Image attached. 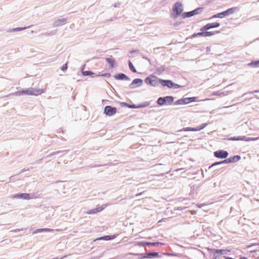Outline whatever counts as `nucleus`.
<instances>
[{
  "mask_svg": "<svg viewBox=\"0 0 259 259\" xmlns=\"http://www.w3.org/2000/svg\"><path fill=\"white\" fill-rule=\"evenodd\" d=\"M43 93L44 91L42 89L30 88L17 91L14 94L16 96H38Z\"/></svg>",
  "mask_w": 259,
  "mask_h": 259,
  "instance_id": "nucleus-1",
  "label": "nucleus"
},
{
  "mask_svg": "<svg viewBox=\"0 0 259 259\" xmlns=\"http://www.w3.org/2000/svg\"><path fill=\"white\" fill-rule=\"evenodd\" d=\"M160 79L154 75H150L145 80V81L147 84H150L152 86L158 85V84L160 83Z\"/></svg>",
  "mask_w": 259,
  "mask_h": 259,
  "instance_id": "nucleus-2",
  "label": "nucleus"
},
{
  "mask_svg": "<svg viewBox=\"0 0 259 259\" xmlns=\"http://www.w3.org/2000/svg\"><path fill=\"white\" fill-rule=\"evenodd\" d=\"M174 101V98L171 96H167L164 98L160 97L157 100V103L159 105L164 104H171Z\"/></svg>",
  "mask_w": 259,
  "mask_h": 259,
  "instance_id": "nucleus-3",
  "label": "nucleus"
},
{
  "mask_svg": "<svg viewBox=\"0 0 259 259\" xmlns=\"http://www.w3.org/2000/svg\"><path fill=\"white\" fill-rule=\"evenodd\" d=\"M117 112V109L115 107H112L110 106H106L104 108V113L106 115L111 116L114 115Z\"/></svg>",
  "mask_w": 259,
  "mask_h": 259,
  "instance_id": "nucleus-4",
  "label": "nucleus"
},
{
  "mask_svg": "<svg viewBox=\"0 0 259 259\" xmlns=\"http://www.w3.org/2000/svg\"><path fill=\"white\" fill-rule=\"evenodd\" d=\"M202 8H197L192 11L187 12V13H184L182 14V16L184 18H186V17H190L195 15L199 14L202 11Z\"/></svg>",
  "mask_w": 259,
  "mask_h": 259,
  "instance_id": "nucleus-5",
  "label": "nucleus"
},
{
  "mask_svg": "<svg viewBox=\"0 0 259 259\" xmlns=\"http://www.w3.org/2000/svg\"><path fill=\"white\" fill-rule=\"evenodd\" d=\"M220 26V24L218 22L208 23L204 27L200 29L201 31L208 30L211 28L218 27Z\"/></svg>",
  "mask_w": 259,
  "mask_h": 259,
  "instance_id": "nucleus-6",
  "label": "nucleus"
},
{
  "mask_svg": "<svg viewBox=\"0 0 259 259\" xmlns=\"http://www.w3.org/2000/svg\"><path fill=\"white\" fill-rule=\"evenodd\" d=\"M214 155L217 158H226L228 155V153L226 151L219 150L214 152Z\"/></svg>",
  "mask_w": 259,
  "mask_h": 259,
  "instance_id": "nucleus-7",
  "label": "nucleus"
},
{
  "mask_svg": "<svg viewBox=\"0 0 259 259\" xmlns=\"http://www.w3.org/2000/svg\"><path fill=\"white\" fill-rule=\"evenodd\" d=\"M196 97L185 98L179 100V104H186L196 101Z\"/></svg>",
  "mask_w": 259,
  "mask_h": 259,
  "instance_id": "nucleus-8",
  "label": "nucleus"
},
{
  "mask_svg": "<svg viewBox=\"0 0 259 259\" xmlns=\"http://www.w3.org/2000/svg\"><path fill=\"white\" fill-rule=\"evenodd\" d=\"M258 139H259V138H248L247 139H245V137H237V138L233 137V138H231L229 139V140H233V141H243V140H245V141H255V140H257Z\"/></svg>",
  "mask_w": 259,
  "mask_h": 259,
  "instance_id": "nucleus-9",
  "label": "nucleus"
},
{
  "mask_svg": "<svg viewBox=\"0 0 259 259\" xmlns=\"http://www.w3.org/2000/svg\"><path fill=\"white\" fill-rule=\"evenodd\" d=\"M240 159V156L235 155L233 157H230L228 159H226L224 160V162H225L226 163H229L231 162H236L239 160Z\"/></svg>",
  "mask_w": 259,
  "mask_h": 259,
  "instance_id": "nucleus-10",
  "label": "nucleus"
},
{
  "mask_svg": "<svg viewBox=\"0 0 259 259\" xmlns=\"http://www.w3.org/2000/svg\"><path fill=\"white\" fill-rule=\"evenodd\" d=\"M104 207L103 206H99L95 209L90 210L87 212V213L89 214L97 213L102 211L104 209Z\"/></svg>",
  "mask_w": 259,
  "mask_h": 259,
  "instance_id": "nucleus-11",
  "label": "nucleus"
},
{
  "mask_svg": "<svg viewBox=\"0 0 259 259\" xmlns=\"http://www.w3.org/2000/svg\"><path fill=\"white\" fill-rule=\"evenodd\" d=\"M206 125H207V124L204 123V124H202V125H201L199 126H197L196 127H195V128L187 127V128H186V131H200L201 130L204 128L206 126Z\"/></svg>",
  "mask_w": 259,
  "mask_h": 259,
  "instance_id": "nucleus-12",
  "label": "nucleus"
},
{
  "mask_svg": "<svg viewBox=\"0 0 259 259\" xmlns=\"http://www.w3.org/2000/svg\"><path fill=\"white\" fill-rule=\"evenodd\" d=\"M160 83L163 86H166L168 88H171L174 86L173 83L170 80H165L160 79Z\"/></svg>",
  "mask_w": 259,
  "mask_h": 259,
  "instance_id": "nucleus-13",
  "label": "nucleus"
},
{
  "mask_svg": "<svg viewBox=\"0 0 259 259\" xmlns=\"http://www.w3.org/2000/svg\"><path fill=\"white\" fill-rule=\"evenodd\" d=\"M142 83L143 80L141 79L136 78L133 81L131 85L132 86V88H134L135 87V84H137V86H141L142 84Z\"/></svg>",
  "mask_w": 259,
  "mask_h": 259,
  "instance_id": "nucleus-14",
  "label": "nucleus"
},
{
  "mask_svg": "<svg viewBox=\"0 0 259 259\" xmlns=\"http://www.w3.org/2000/svg\"><path fill=\"white\" fill-rule=\"evenodd\" d=\"M15 197H17L18 198H23L25 199H29L30 198V195L27 193H22L18 194Z\"/></svg>",
  "mask_w": 259,
  "mask_h": 259,
  "instance_id": "nucleus-15",
  "label": "nucleus"
},
{
  "mask_svg": "<svg viewBox=\"0 0 259 259\" xmlns=\"http://www.w3.org/2000/svg\"><path fill=\"white\" fill-rule=\"evenodd\" d=\"M236 9V8H232L223 12L224 17L226 16H228L229 15L232 14L235 12Z\"/></svg>",
  "mask_w": 259,
  "mask_h": 259,
  "instance_id": "nucleus-16",
  "label": "nucleus"
},
{
  "mask_svg": "<svg viewBox=\"0 0 259 259\" xmlns=\"http://www.w3.org/2000/svg\"><path fill=\"white\" fill-rule=\"evenodd\" d=\"M174 13L172 14L171 16L176 18L177 17L178 15V3L175 4L174 9H173Z\"/></svg>",
  "mask_w": 259,
  "mask_h": 259,
  "instance_id": "nucleus-17",
  "label": "nucleus"
},
{
  "mask_svg": "<svg viewBox=\"0 0 259 259\" xmlns=\"http://www.w3.org/2000/svg\"><path fill=\"white\" fill-rule=\"evenodd\" d=\"M114 238V237L113 236L107 235V236H105L101 237L99 238H97L96 239V240H110L113 239Z\"/></svg>",
  "mask_w": 259,
  "mask_h": 259,
  "instance_id": "nucleus-18",
  "label": "nucleus"
},
{
  "mask_svg": "<svg viewBox=\"0 0 259 259\" xmlns=\"http://www.w3.org/2000/svg\"><path fill=\"white\" fill-rule=\"evenodd\" d=\"M115 78L117 79H127L128 77L126 76L125 74L123 73H120L118 74L117 75H116L115 76Z\"/></svg>",
  "mask_w": 259,
  "mask_h": 259,
  "instance_id": "nucleus-19",
  "label": "nucleus"
},
{
  "mask_svg": "<svg viewBox=\"0 0 259 259\" xmlns=\"http://www.w3.org/2000/svg\"><path fill=\"white\" fill-rule=\"evenodd\" d=\"M230 251L229 250L227 249H216L214 251L215 253H220L221 254H225L229 252Z\"/></svg>",
  "mask_w": 259,
  "mask_h": 259,
  "instance_id": "nucleus-20",
  "label": "nucleus"
},
{
  "mask_svg": "<svg viewBox=\"0 0 259 259\" xmlns=\"http://www.w3.org/2000/svg\"><path fill=\"white\" fill-rule=\"evenodd\" d=\"M53 231V229H48V228H45V229H37L35 233H39L42 232H52Z\"/></svg>",
  "mask_w": 259,
  "mask_h": 259,
  "instance_id": "nucleus-21",
  "label": "nucleus"
},
{
  "mask_svg": "<svg viewBox=\"0 0 259 259\" xmlns=\"http://www.w3.org/2000/svg\"><path fill=\"white\" fill-rule=\"evenodd\" d=\"M204 31V37H208L210 36L215 34L214 32H211V31H207L206 30H205Z\"/></svg>",
  "mask_w": 259,
  "mask_h": 259,
  "instance_id": "nucleus-22",
  "label": "nucleus"
},
{
  "mask_svg": "<svg viewBox=\"0 0 259 259\" xmlns=\"http://www.w3.org/2000/svg\"><path fill=\"white\" fill-rule=\"evenodd\" d=\"M106 61L108 62L111 67L114 66V61L110 58H107L106 59Z\"/></svg>",
  "mask_w": 259,
  "mask_h": 259,
  "instance_id": "nucleus-23",
  "label": "nucleus"
},
{
  "mask_svg": "<svg viewBox=\"0 0 259 259\" xmlns=\"http://www.w3.org/2000/svg\"><path fill=\"white\" fill-rule=\"evenodd\" d=\"M94 73L90 71H85L82 72V74L84 76H88L94 74Z\"/></svg>",
  "mask_w": 259,
  "mask_h": 259,
  "instance_id": "nucleus-24",
  "label": "nucleus"
},
{
  "mask_svg": "<svg viewBox=\"0 0 259 259\" xmlns=\"http://www.w3.org/2000/svg\"><path fill=\"white\" fill-rule=\"evenodd\" d=\"M129 67L133 72H137L136 69L134 67L133 64L132 63V62L130 61H129Z\"/></svg>",
  "mask_w": 259,
  "mask_h": 259,
  "instance_id": "nucleus-25",
  "label": "nucleus"
},
{
  "mask_svg": "<svg viewBox=\"0 0 259 259\" xmlns=\"http://www.w3.org/2000/svg\"><path fill=\"white\" fill-rule=\"evenodd\" d=\"M26 28V27H18L13 29L12 31L15 32V31H19L23 30H24Z\"/></svg>",
  "mask_w": 259,
  "mask_h": 259,
  "instance_id": "nucleus-26",
  "label": "nucleus"
},
{
  "mask_svg": "<svg viewBox=\"0 0 259 259\" xmlns=\"http://www.w3.org/2000/svg\"><path fill=\"white\" fill-rule=\"evenodd\" d=\"M147 244H150V245H153V246H155V245H158L159 244H163L161 242H152V243H147Z\"/></svg>",
  "mask_w": 259,
  "mask_h": 259,
  "instance_id": "nucleus-27",
  "label": "nucleus"
},
{
  "mask_svg": "<svg viewBox=\"0 0 259 259\" xmlns=\"http://www.w3.org/2000/svg\"><path fill=\"white\" fill-rule=\"evenodd\" d=\"M258 64H259V60L258 61L252 62L249 65H253L254 66H256Z\"/></svg>",
  "mask_w": 259,
  "mask_h": 259,
  "instance_id": "nucleus-28",
  "label": "nucleus"
},
{
  "mask_svg": "<svg viewBox=\"0 0 259 259\" xmlns=\"http://www.w3.org/2000/svg\"><path fill=\"white\" fill-rule=\"evenodd\" d=\"M67 69V64L66 63L65 64H64L62 67H61V69L63 70V71H65L66 70V69Z\"/></svg>",
  "mask_w": 259,
  "mask_h": 259,
  "instance_id": "nucleus-29",
  "label": "nucleus"
},
{
  "mask_svg": "<svg viewBox=\"0 0 259 259\" xmlns=\"http://www.w3.org/2000/svg\"><path fill=\"white\" fill-rule=\"evenodd\" d=\"M198 36L204 37V31H201V32L197 33Z\"/></svg>",
  "mask_w": 259,
  "mask_h": 259,
  "instance_id": "nucleus-30",
  "label": "nucleus"
},
{
  "mask_svg": "<svg viewBox=\"0 0 259 259\" xmlns=\"http://www.w3.org/2000/svg\"><path fill=\"white\" fill-rule=\"evenodd\" d=\"M225 163V162H224V161H221V162H215V163H214L213 164H212V166H214V165H218V164H222V163Z\"/></svg>",
  "mask_w": 259,
  "mask_h": 259,
  "instance_id": "nucleus-31",
  "label": "nucleus"
},
{
  "mask_svg": "<svg viewBox=\"0 0 259 259\" xmlns=\"http://www.w3.org/2000/svg\"><path fill=\"white\" fill-rule=\"evenodd\" d=\"M100 76L109 77L110 76V74L108 73H106L103 74L101 75Z\"/></svg>",
  "mask_w": 259,
  "mask_h": 259,
  "instance_id": "nucleus-32",
  "label": "nucleus"
},
{
  "mask_svg": "<svg viewBox=\"0 0 259 259\" xmlns=\"http://www.w3.org/2000/svg\"><path fill=\"white\" fill-rule=\"evenodd\" d=\"M218 18H223L224 17L223 12L218 14Z\"/></svg>",
  "mask_w": 259,
  "mask_h": 259,
  "instance_id": "nucleus-33",
  "label": "nucleus"
},
{
  "mask_svg": "<svg viewBox=\"0 0 259 259\" xmlns=\"http://www.w3.org/2000/svg\"><path fill=\"white\" fill-rule=\"evenodd\" d=\"M197 36H198L197 33H194V34L192 35V37H197Z\"/></svg>",
  "mask_w": 259,
  "mask_h": 259,
  "instance_id": "nucleus-34",
  "label": "nucleus"
},
{
  "mask_svg": "<svg viewBox=\"0 0 259 259\" xmlns=\"http://www.w3.org/2000/svg\"><path fill=\"white\" fill-rule=\"evenodd\" d=\"M218 18V14L214 15L212 16V18Z\"/></svg>",
  "mask_w": 259,
  "mask_h": 259,
  "instance_id": "nucleus-35",
  "label": "nucleus"
},
{
  "mask_svg": "<svg viewBox=\"0 0 259 259\" xmlns=\"http://www.w3.org/2000/svg\"><path fill=\"white\" fill-rule=\"evenodd\" d=\"M150 255H158V253H157V252L152 253H150Z\"/></svg>",
  "mask_w": 259,
  "mask_h": 259,
  "instance_id": "nucleus-36",
  "label": "nucleus"
},
{
  "mask_svg": "<svg viewBox=\"0 0 259 259\" xmlns=\"http://www.w3.org/2000/svg\"><path fill=\"white\" fill-rule=\"evenodd\" d=\"M212 95H219V94L217 92L212 93Z\"/></svg>",
  "mask_w": 259,
  "mask_h": 259,
  "instance_id": "nucleus-37",
  "label": "nucleus"
},
{
  "mask_svg": "<svg viewBox=\"0 0 259 259\" xmlns=\"http://www.w3.org/2000/svg\"><path fill=\"white\" fill-rule=\"evenodd\" d=\"M240 259H247V258L245 257H241Z\"/></svg>",
  "mask_w": 259,
  "mask_h": 259,
  "instance_id": "nucleus-38",
  "label": "nucleus"
},
{
  "mask_svg": "<svg viewBox=\"0 0 259 259\" xmlns=\"http://www.w3.org/2000/svg\"><path fill=\"white\" fill-rule=\"evenodd\" d=\"M53 259H58L57 258H53Z\"/></svg>",
  "mask_w": 259,
  "mask_h": 259,
  "instance_id": "nucleus-39",
  "label": "nucleus"
}]
</instances>
